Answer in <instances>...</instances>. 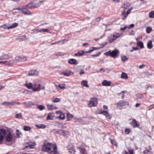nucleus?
Segmentation results:
<instances>
[{"instance_id": "obj_1", "label": "nucleus", "mask_w": 154, "mask_h": 154, "mask_svg": "<svg viewBox=\"0 0 154 154\" xmlns=\"http://www.w3.org/2000/svg\"><path fill=\"white\" fill-rule=\"evenodd\" d=\"M131 4L129 3H126L122 5L120 8L119 10L122 12L121 16L123 20H125L127 17L128 14H130L133 9L132 8L128 9L126 12V10L130 6Z\"/></svg>"}, {"instance_id": "obj_2", "label": "nucleus", "mask_w": 154, "mask_h": 154, "mask_svg": "<svg viewBox=\"0 0 154 154\" xmlns=\"http://www.w3.org/2000/svg\"><path fill=\"white\" fill-rule=\"evenodd\" d=\"M52 149L54 150L57 149V145L49 143H45L42 147V151L43 152H49Z\"/></svg>"}, {"instance_id": "obj_3", "label": "nucleus", "mask_w": 154, "mask_h": 154, "mask_svg": "<svg viewBox=\"0 0 154 154\" xmlns=\"http://www.w3.org/2000/svg\"><path fill=\"white\" fill-rule=\"evenodd\" d=\"M115 105L119 109H121L123 107L126 105L128 106L129 103L128 102L124 100H121L119 101L118 103H116Z\"/></svg>"}, {"instance_id": "obj_4", "label": "nucleus", "mask_w": 154, "mask_h": 154, "mask_svg": "<svg viewBox=\"0 0 154 154\" xmlns=\"http://www.w3.org/2000/svg\"><path fill=\"white\" fill-rule=\"evenodd\" d=\"M55 133L60 135H62L66 137H68L69 134V132L63 130L61 129H59L56 131Z\"/></svg>"}, {"instance_id": "obj_5", "label": "nucleus", "mask_w": 154, "mask_h": 154, "mask_svg": "<svg viewBox=\"0 0 154 154\" xmlns=\"http://www.w3.org/2000/svg\"><path fill=\"white\" fill-rule=\"evenodd\" d=\"M121 35L120 33H116V35L112 34L108 38V40L109 43H112L117 38L119 37Z\"/></svg>"}, {"instance_id": "obj_6", "label": "nucleus", "mask_w": 154, "mask_h": 154, "mask_svg": "<svg viewBox=\"0 0 154 154\" xmlns=\"http://www.w3.org/2000/svg\"><path fill=\"white\" fill-rule=\"evenodd\" d=\"M98 100L97 98L94 97L91 99L88 103V106L90 107L95 106L97 103Z\"/></svg>"}, {"instance_id": "obj_7", "label": "nucleus", "mask_w": 154, "mask_h": 154, "mask_svg": "<svg viewBox=\"0 0 154 154\" xmlns=\"http://www.w3.org/2000/svg\"><path fill=\"white\" fill-rule=\"evenodd\" d=\"M12 133L10 131H8V133L5 136V141L8 142H11L13 139Z\"/></svg>"}, {"instance_id": "obj_8", "label": "nucleus", "mask_w": 154, "mask_h": 154, "mask_svg": "<svg viewBox=\"0 0 154 154\" xmlns=\"http://www.w3.org/2000/svg\"><path fill=\"white\" fill-rule=\"evenodd\" d=\"M98 112L99 114H101L104 115L108 119H111V116L109 115L108 111L101 110H99Z\"/></svg>"}, {"instance_id": "obj_9", "label": "nucleus", "mask_w": 154, "mask_h": 154, "mask_svg": "<svg viewBox=\"0 0 154 154\" xmlns=\"http://www.w3.org/2000/svg\"><path fill=\"white\" fill-rule=\"evenodd\" d=\"M12 57V55L9 54H5L0 56V60H8L11 58Z\"/></svg>"}, {"instance_id": "obj_10", "label": "nucleus", "mask_w": 154, "mask_h": 154, "mask_svg": "<svg viewBox=\"0 0 154 154\" xmlns=\"http://www.w3.org/2000/svg\"><path fill=\"white\" fill-rule=\"evenodd\" d=\"M130 123L134 128H138L140 126L138 122L134 119H132V121Z\"/></svg>"}, {"instance_id": "obj_11", "label": "nucleus", "mask_w": 154, "mask_h": 154, "mask_svg": "<svg viewBox=\"0 0 154 154\" xmlns=\"http://www.w3.org/2000/svg\"><path fill=\"white\" fill-rule=\"evenodd\" d=\"M110 56L115 58L117 56V54H119V51L117 50H114L112 51H110Z\"/></svg>"}, {"instance_id": "obj_12", "label": "nucleus", "mask_w": 154, "mask_h": 154, "mask_svg": "<svg viewBox=\"0 0 154 154\" xmlns=\"http://www.w3.org/2000/svg\"><path fill=\"white\" fill-rule=\"evenodd\" d=\"M38 86H39L38 88H37L36 89H33V92L39 91L41 90L44 89L45 88V87L44 85H41V84H39Z\"/></svg>"}, {"instance_id": "obj_13", "label": "nucleus", "mask_w": 154, "mask_h": 154, "mask_svg": "<svg viewBox=\"0 0 154 154\" xmlns=\"http://www.w3.org/2000/svg\"><path fill=\"white\" fill-rule=\"evenodd\" d=\"M8 131L4 128H1L0 129V135L2 136L5 137V136L8 133Z\"/></svg>"}, {"instance_id": "obj_14", "label": "nucleus", "mask_w": 154, "mask_h": 154, "mask_svg": "<svg viewBox=\"0 0 154 154\" xmlns=\"http://www.w3.org/2000/svg\"><path fill=\"white\" fill-rule=\"evenodd\" d=\"M38 75V72L35 70H31L29 71V75L35 76Z\"/></svg>"}, {"instance_id": "obj_15", "label": "nucleus", "mask_w": 154, "mask_h": 154, "mask_svg": "<svg viewBox=\"0 0 154 154\" xmlns=\"http://www.w3.org/2000/svg\"><path fill=\"white\" fill-rule=\"evenodd\" d=\"M69 63L70 64L77 65L78 63L77 60L74 59H70L69 60Z\"/></svg>"}, {"instance_id": "obj_16", "label": "nucleus", "mask_w": 154, "mask_h": 154, "mask_svg": "<svg viewBox=\"0 0 154 154\" xmlns=\"http://www.w3.org/2000/svg\"><path fill=\"white\" fill-rule=\"evenodd\" d=\"M26 39V37L25 35H22L19 36L17 38H16V40L19 42H22L23 41H25Z\"/></svg>"}, {"instance_id": "obj_17", "label": "nucleus", "mask_w": 154, "mask_h": 154, "mask_svg": "<svg viewBox=\"0 0 154 154\" xmlns=\"http://www.w3.org/2000/svg\"><path fill=\"white\" fill-rule=\"evenodd\" d=\"M111 82L110 81L106 80H104L102 82V84L104 86H109L110 85Z\"/></svg>"}, {"instance_id": "obj_18", "label": "nucleus", "mask_w": 154, "mask_h": 154, "mask_svg": "<svg viewBox=\"0 0 154 154\" xmlns=\"http://www.w3.org/2000/svg\"><path fill=\"white\" fill-rule=\"evenodd\" d=\"M152 148L150 146H149L148 147L146 148V150L143 152V153L144 154H147L149 152H151Z\"/></svg>"}, {"instance_id": "obj_19", "label": "nucleus", "mask_w": 154, "mask_h": 154, "mask_svg": "<svg viewBox=\"0 0 154 154\" xmlns=\"http://www.w3.org/2000/svg\"><path fill=\"white\" fill-rule=\"evenodd\" d=\"M36 145V143L35 141H29V149H34Z\"/></svg>"}, {"instance_id": "obj_20", "label": "nucleus", "mask_w": 154, "mask_h": 154, "mask_svg": "<svg viewBox=\"0 0 154 154\" xmlns=\"http://www.w3.org/2000/svg\"><path fill=\"white\" fill-rule=\"evenodd\" d=\"M39 6V5L38 4H34L33 3H29V9L36 8Z\"/></svg>"}, {"instance_id": "obj_21", "label": "nucleus", "mask_w": 154, "mask_h": 154, "mask_svg": "<svg viewBox=\"0 0 154 154\" xmlns=\"http://www.w3.org/2000/svg\"><path fill=\"white\" fill-rule=\"evenodd\" d=\"M88 82L87 81L85 80H83L81 82V85L83 87L88 88L89 87V85L88 84Z\"/></svg>"}, {"instance_id": "obj_22", "label": "nucleus", "mask_w": 154, "mask_h": 154, "mask_svg": "<svg viewBox=\"0 0 154 154\" xmlns=\"http://www.w3.org/2000/svg\"><path fill=\"white\" fill-rule=\"evenodd\" d=\"M78 149L80 150V152L82 154H87L86 150L85 148H82V147H78Z\"/></svg>"}, {"instance_id": "obj_23", "label": "nucleus", "mask_w": 154, "mask_h": 154, "mask_svg": "<svg viewBox=\"0 0 154 154\" xmlns=\"http://www.w3.org/2000/svg\"><path fill=\"white\" fill-rule=\"evenodd\" d=\"M36 83H32L29 82V89H31L32 90V92H33V89H36L35 88V86L36 85Z\"/></svg>"}, {"instance_id": "obj_24", "label": "nucleus", "mask_w": 154, "mask_h": 154, "mask_svg": "<svg viewBox=\"0 0 154 154\" xmlns=\"http://www.w3.org/2000/svg\"><path fill=\"white\" fill-rule=\"evenodd\" d=\"M147 46L148 48L149 49H151L152 48L153 45L152 44V42L151 40L149 41L147 43Z\"/></svg>"}, {"instance_id": "obj_25", "label": "nucleus", "mask_w": 154, "mask_h": 154, "mask_svg": "<svg viewBox=\"0 0 154 154\" xmlns=\"http://www.w3.org/2000/svg\"><path fill=\"white\" fill-rule=\"evenodd\" d=\"M47 106L48 110L57 109V107L52 105L47 104Z\"/></svg>"}, {"instance_id": "obj_26", "label": "nucleus", "mask_w": 154, "mask_h": 154, "mask_svg": "<svg viewBox=\"0 0 154 154\" xmlns=\"http://www.w3.org/2000/svg\"><path fill=\"white\" fill-rule=\"evenodd\" d=\"M35 126L40 128H45L46 127V126L44 124H36Z\"/></svg>"}, {"instance_id": "obj_27", "label": "nucleus", "mask_w": 154, "mask_h": 154, "mask_svg": "<svg viewBox=\"0 0 154 154\" xmlns=\"http://www.w3.org/2000/svg\"><path fill=\"white\" fill-rule=\"evenodd\" d=\"M137 45L140 47L141 49L143 48H144L143 42L141 41H138L137 42Z\"/></svg>"}, {"instance_id": "obj_28", "label": "nucleus", "mask_w": 154, "mask_h": 154, "mask_svg": "<svg viewBox=\"0 0 154 154\" xmlns=\"http://www.w3.org/2000/svg\"><path fill=\"white\" fill-rule=\"evenodd\" d=\"M121 78L122 79H127L128 78V76L126 73L122 72L121 75Z\"/></svg>"}, {"instance_id": "obj_29", "label": "nucleus", "mask_w": 154, "mask_h": 154, "mask_svg": "<svg viewBox=\"0 0 154 154\" xmlns=\"http://www.w3.org/2000/svg\"><path fill=\"white\" fill-rule=\"evenodd\" d=\"M85 52L83 51H81L75 54V55L76 56H80L82 55Z\"/></svg>"}, {"instance_id": "obj_30", "label": "nucleus", "mask_w": 154, "mask_h": 154, "mask_svg": "<svg viewBox=\"0 0 154 154\" xmlns=\"http://www.w3.org/2000/svg\"><path fill=\"white\" fill-rule=\"evenodd\" d=\"M7 65L9 66L15 63L14 60H10L9 61H7Z\"/></svg>"}, {"instance_id": "obj_31", "label": "nucleus", "mask_w": 154, "mask_h": 154, "mask_svg": "<svg viewBox=\"0 0 154 154\" xmlns=\"http://www.w3.org/2000/svg\"><path fill=\"white\" fill-rule=\"evenodd\" d=\"M18 25L17 23H14L12 24V25L10 26H9L8 28L9 29H12L14 28L17 26Z\"/></svg>"}, {"instance_id": "obj_32", "label": "nucleus", "mask_w": 154, "mask_h": 154, "mask_svg": "<svg viewBox=\"0 0 154 154\" xmlns=\"http://www.w3.org/2000/svg\"><path fill=\"white\" fill-rule=\"evenodd\" d=\"M66 85L65 84H60L58 85H55V86L57 88V87H59L62 89H64L65 88Z\"/></svg>"}, {"instance_id": "obj_33", "label": "nucleus", "mask_w": 154, "mask_h": 154, "mask_svg": "<svg viewBox=\"0 0 154 154\" xmlns=\"http://www.w3.org/2000/svg\"><path fill=\"white\" fill-rule=\"evenodd\" d=\"M67 120L69 121L72 118L73 116L69 113H68L67 114Z\"/></svg>"}, {"instance_id": "obj_34", "label": "nucleus", "mask_w": 154, "mask_h": 154, "mask_svg": "<svg viewBox=\"0 0 154 154\" xmlns=\"http://www.w3.org/2000/svg\"><path fill=\"white\" fill-rule=\"evenodd\" d=\"M37 108L40 110H42L45 109L44 106L42 105H37Z\"/></svg>"}, {"instance_id": "obj_35", "label": "nucleus", "mask_w": 154, "mask_h": 154, "mask_svg": "<svg viewBox=\"0 0 154 154\" xmlns=\"http://www.w3.org/2000/svg\"><path fill=\"white\" fill-rule=\"evenodd\" d=\"M135 96L137 99H141L143 98V95L139 93L136 94Z\"/></svg>"}, {"instance_id": "obj_36", "label": "nucleus", "mask_w": 154, "mask_h": 154, "mask_svg": "<svg viewBox=\"0 0 154 154\" xmlns=\"http://www.w3.org/2000/svg\"><path fill=\"white\" fill-rule=\"evenodd\" d=\"M69 151L71 153L74 154L75 153V151L74 149L73 148L71 147L69 149Z\"/></svg>"}, {"instance_id": "obj_37", "label": "nucleus", "mask_w": 154, "mask_h": 154, "mask_svg": "<svg viewBox=\"0 0 154 154\" xmlns=\"http://www.w3.org/2000/svg\"><path fill=\"white\" fill-rule=\"evenodd\" d=\"M97 48L96 47H92L90 48V49L88 50V51L86 52V53H90L92 51H93L94 50H97Z\"/></svg>"}, {"instance_id": "obj_38", "label": "nucleus", "mask_w": 154, "mask_h": 154, "mask_svg": "<svg viewBox=\"0 0 154 154\" xmlns=\"http://www.w3.org/2000/svg\"><path fill=\"white\" fill-rule=\"evenodd\" d=\"M149 17L151 18H154V11H152L149 13Z\"/></svg>"}, {"instance_id": "obj_39", "label": "nucleus", "mask_w": 154, "mask_h": 154, "mask_svg": "<svg viewBox=\"0 0 154 154\" xmlns=\"http://www.w3.org/2000/svg\"><path fill=\"white\" fill-rule=\"evenodd\" d=\"M127 92V91H122L121 93H118V95H119L120 94H122V98L124 99L125 96V95L123 94L124 93H126Z\"/></svg>"}, {"instance_id": "obj_40", "label": "nucleus", "mask_w": 154, "mask_h": 154, "mask_svg": "<svg viewBox=\"0 0 154 154\" xmlns=\"http://www.w3.org/2000/svg\"><path fill=\"white\" fill-rule=\"evenodd\" d=\"M22 12L26 14H29V12L28 11H27V10L24 8H23V9L22 10Z\"/></svg>"}, {"instance_id": "obj_41", "label": "nucleus", "mask_w": 154, "mask_h": 154, "mask_svg": "<svg viewBox=\"0 0 154 154\" xmlns=\"http://www.w3.org/2000/svg\"><path fill=\"white\" fill-rule=\"evenodd\" d=\"M61 74V75H63L65 76H69L70 75V72L69 71L67 72H62Z\"/></svg>"}, {"instance_id": "obj_42", "label": "nucleus", "mask_w": 154, "mask_h": 154, "mask_svg": "<svg viewBox=\"0 0 154 154\" xmlns=\"http://www.w3.org/2000/svg\"><path fill=\"white\" fill-rule=\"evenodd\" d=\"M20 56L16 57L15 58V59L14 60L15 63H16L18 62H21V60H20Z\"/></svg>"}, {"instance_id": "obj_43", "label": "nucleus", "mask_w": 154, "mask_h": 154, "mask_svg": "<svg viewBox=\"0 0 154 154\" xmlns=\"http://www.w3.org/2000/svg\"><path fill=\"white\" fill-rule=\"evenodd\" d=\"M53 116H51V114H49L48 115L46 119L47 120H52L53 119Z\"/></svg>"}, {"instance_id": "obj_44", "label": "nucleus", "mask_w": 154, "mask_h": 154, "mask_svg": "<svg viewBox=\"0 0 154 154\" xmlns=\"http://www.w3.org/2000/svg\"><path fill=\"white\" fill-rule=\"evenodd\" d=\"M152 29L150 27H147L146 28V32L147 33H150L152 31Z\"/></svg>"}, {"instance_id": "obj_45", "label": "nucleus", "mask_w": 154, "mask_h": 154, "mask_svg": "<svg viewBox=\"0 0 154 154\" xmlns=\"http://www.w3.org/2000/svg\"><path fill=\"white\" fill-rule=\"evenodd\" d=\"M1 104L6 106H10V102L7 101H5L3 103H2Z\"/></svg>"}, {"instance_id": "obj_46", "label": "nucleus", "mask_w": 154, "mask_h": 154, "mask_svg": "<svg viewBox=\"0 0 154 154\" xmlns=\"http://www.w3.org/2000/svg\"><path fill=\"white\" fill-rule=\"evenodd\" d=\"M121 59L122 61L125 62L128 60V58L126 56H123L121 57Z\"/></svg>"}, {"instance_id": "obj_47", "label": "nucleus", "mask_w": 154, "mask_h": 154, "mask_svg": "<svg viewBox=\"0 0 154 154\" xmlns=\"http://www.w3.org/2000/svg\"><path fill=\"white\" fill-rule=\"evenodd\" d=\"M60 99L56 97L54 99L53 101L54 103H57L60 102Z\"/></svg>"}, {"instance_id": "obj_48", "label": "nucleus", "mask_w": 154, "mask_h": 154, "mask_svg": "<svg viewBox=\"0 0 154 154\" xmlns=\"http://www.w3.org/2000/svg\"><path fill=\"white\" fill-rule=\"evenodd\" d=\"M20 60H21V61H26V57L23 56H20Z\"/></svg>"}, {"instance_id": "obj_49", "label": "nucleus", "mask_w": 154, "mask_h": 154, "mask_svg": "<svg viewBox=\"0 0 154 154\" xmlns=\"http://www.w3.org/2000/svg\"><path fill=\"white\" fill-rule=\"evenodd\" d=\"M111 142L112 144L113 145L117 146V143L116 142V141L114 140H111Z\"/></svg>"}, {"instance_id": "obj_50", "label": "nucleus", "mask_w": 154, "mask_h": 154, "mask_svg": "<svg viewBox=\"0 0 154 154\" xmlns=\"http://www.w3.org/2000/svg\"><path fill=\"white\" fill-rule=\"evenodd\" d=\"M15 117L17 118H20L22 117L21 113L17 114L15 115Z\"/></svg>"}, {"instance_id": "obj_51", "label": "nucleus", "mask_w": 154, "mask_h": 154, "mask_svg": "<svg viewBox=\"0 0 154 154\" xmlns=\"http://www.w3.org/2000/svg\"><path fill=\"white\" fill-rule=\"evenodd\" d=\"M64 115L63 114H61L59 117V118L63 120L64 119Z\"/></svg>"}, {"instance_id": "obj_52", "label": "nucleus", "mask_w": 154, "mask_h": 154, "mask_svg": "<svg viewBox=\"0 0 154 154\" xmlns=\"http://www.w3.org/2000/svg\"><path fill=\"white\" fill-rule=\"evenodd\" d=\"M0 27L3 28L5 29H10L8 28L9 27V26H7L6 24H4L3 25L1 26H0Z\"/></svg>"}, {"instance_id": "obj_53", "label": "nucleus", "mask_w": 154, "mask_h": 154, "mask_svg": "<svg viewBox=\"0 0 154 154\" xmlns=\"http://www.w3.org/2000/svg\"><path fill=\"white\" fill-rule=\"evenodd\" d=\"M130 132V129L129 128H126L125 130V132L127 134H129Z\"/></svg>"}, {"instance_id": "obj_54", "label": "nucleus", "mask_w": 154, "mask_h": 154, "mask_svg": "<svg viewBox=\"0 0 154 154\" xmlns=\"http://www.w3.org/2000/svg\"><path fill=\"white\" fill-rule=\"evenodd\" d=\"M57 150V149H55V150H54L53 149V150H51L49 152L50 153V154H55V152H56V150Z\"/></svg>"}, {"instance_id": "obj_55", "label": "nucleus", "mask_w": 154, "mask_h": 154, "mask_svg": "<svg viewBox=\"0 0 154 154\" xmlns=\"http://www.w3.org/2000/svg\"><path fill=\"white\" fill-rule=\"evenodd\" d=\"M21 134V132H20L17 129L16 130V135L17 137H19L20 135Z\"/></svg>"}, {"instance_id": "obj_56", "label": "nucleus", "mask_w": 154, "mask_h": 154, "mask_svg": "<svg viewBox=\"0 0 154 154\" xmlns=\"http://www.w3.org/2000/svg\"><path fill=\"white\" fill-rule=\"evenodd\" d=\"M23 130L25 131H29V127L25 126L23 127Z\"/></svg>"}, {"instance_id": "obj_57", "label": "nucleus", "mask_w": 154, "mask_h": 154, "mask_svg": "<svg viewBox=\"0 0 154 154\" xmlns=\"http://www.w3.org/2000/svg\"><path fill=\"white\" fill-rule=\"evenodd\" d=\"M100 54V52H99L97 54L92 55L91 56L93 57H96L99 56Z\"/></svg>"}, {"instance_id": "obj_58", "label": "nucleus", "mask_w": 154, "mask_h": 154, "mask_svg": "<svg viewBox=\"0 0 154 154\" xmlns=\"http://www.w3.org/2000/svg\"><path fill=\"white\" fill-rule=\"evenodd\" d=\"M4 137L3 136L0 135V144H1L4 139Z\"/></svg>"}, {"instance_id": "obj_59", "label": "nucleus", "mask_w": 154, "mask_h": 154, "mask_svg": "<svg viewBox=\"0 0 154 154\" xmlns=\"http://www.w3.org/2000/svg\"><path fill=\"white\" fill-rule=\"evenodd\" d=\"M110 51H109L107 52H106L105 53H104V54L106 56H110Z\"/></svg>"}, {"instance_id": "obj_60", "label": "nucleus", "mask_w": 154, "mask_h": 154, "mask_svg": "<svg viewBox=\"0 0 154 154\" xmlns=\"http://www.w3.org/2000/svg\"><path fill=\"white\" fill-rule=\"evenodd\" d=\"M42 32H49L48 30L47 29H42Z\"/></svg>"}, {"instance_id": "obj_61", "label": "nucleus", "mask_w": 154, "mask_h": 154, "mask_svg": "<svg viewBox=\"0 0 154 154\" xmlns=\"http://www.w3.org/2000/svg\"><path fill=\"white\" fill-rule=\"evenodd\" d=\"M7 61H0V64H2L7 65Z\"/></svg>"}, {"instance_id": "obj_62", "label": "nucleus", "mask_w": 154, "mask_h": 154, "mask_svg": "<svg viewBox=\"0 0 154 154\" xmlns=\"http://www.w3.org/2000/svg\"><path fill=\"white\" fill-rule=\"evenodd\" d=\"M127 27V26H126L123 28L121 27L120 29L121 30L123 31L125 30Z\"/></svg>"}, {"instance_id": "obj_63", "label": "nucleus", "mask_w": 154, "mask_h": 154, "mask_svg": "<svg viewBox=\"0 0 154 154\" xmlns=\"http://www.w3.org/2000/svg\"><path fill=\"white\" fill-rule=\"evenodd\" d=\"M134 24H131L128 27V28L129 29H131V28H133L134 27Z\"/></svg>"}, {"instance_id": "obj_64", "label": "nucleus", "mask_w": 154, "mask_h": 154, "mask_svg": "<svg viewBox=\"0 0 154 154\" xmlns=\"http://www.w3.org/2000/svg\"><path fill=\"white\" fill-rule=\"evenodd\" d=\"M10 106H14L16 104V103L14 102H10Z\"/></svg>"}]
</instances>
